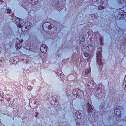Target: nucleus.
<instances>
[{
	"label": "nucleus",
	"mask_w": 126,
	"mask_h": 126,
	"mask_svg": "<svg viewBox=\"0 0 126 126\" xmlns=\"http://www.w3.org/2000/svg\"><path fill=\"white\" fill-rule=\"evenodd\" d=\"M41 50L42 52L45 53L47 51V48L45 46L43 45L41 47Z\"/></svg>",
	"instance_id": "nucleus-1"
},
{
	"label": "nucleus",
	"mask_w": 126,
	"mask_h": 126,
	"mask_svg": "<svg viewBox=\"0 0 126 126\" xmlns=\"http://www.w3.org/2000/svg\"><path fill=\"white\" fill-rule=\"evenodd\" d=\"M22 45L21 44H17L16 45L15 47L16 49H19L20 48V47Z\"/></svg>",
	"instance_id": "nucleus-2"
},
{
	"label": "nucleus",
	"mask_w": 126,
	"mask_h": 126,
	"mask_svg": "<svg viewBox=\"0 0 126 126\" xmlns=\"http://www.w3.org/2000/svg\"><path fill=\"white\" fill-rule=\"evenodd\" d=\"M88 111L89 112V113H90V112L92 110V108L91 107V105H88Z\"/></svg>",
	"instance_id": "nucleus-3"
},
{
	"label": "nucleus",
	"mask_w": 126,
	"mask_h": 126,
	"mask_svg": "<svg viewBox=\"0 0 126 126\" xmlns=\"http://www.w3.org/2000/svg\"><path fill=\"white\" fill-rule=\"evenodd\" d=\"M88 49L89 50H91L93 48V47L92 45H90L88 46Z\"/></svg>",
	"instance_id": "nucleus-4"
},
{
	"label": "nucleus",
	"mask_w": 126,
	"mask_h": 126,
	"mask_svg": "<svg viewBox=\"0 0 126 126\" xmlns=\"http://www.w3.org/2000/svg\"><path fill=\"white\" fill-rule=\"evenodd\" d=\"M101 51H99L97 53V56L101 57Z\"/></svg>",
	"instance_id": "nucleus-5"
},
{
	"label": "nucleus",
	"mask_w": 126,
	"mask_h": 126,
	"mask_svg": "<svg viewBox=\"0 0 126 126\" xmlns=\"http://www.w3.org/2000/svg\"><path fill=\"white\" fill-rule=\"evenodd\" d=\"M97 61L98 62H100L101 61V57L97 56Z\"/></svg>",
	"instance_id": "nucleus-6"
},
{
	"label": "nucleus",
	"mask_w": 126,
	"mask_h": 126,
	"mask_svg": "<svg viewBox=\"0 0 126 126\" xmlns=\"http://www.w3.org/2000/svg\"><path fill=\"white\" fill-rule=\"evenodd\" d=\"M90 72V70H87L85 71V73L87 75L89 74Z\"/></svg>",
	"instance_id": "nucleus-7"
},
{
	"label": "nucleus",
	"mask_w": 126,
	"mask_h": 126,
	"mask_svg": "<svg viewBox=\"0 0 126 126\" xmlns=\"http://www.w3.org/2000/svg\"><path fill=\"white\" fill-rule=\"evenodd\" d=\"M84 55L86 57H88L89 55V54L87 53H84Z\"/></svg>",
	"instance_id": "nucleus-8"
},
{
	"label": "nucleus",
	"mask_w": 126,
	"mask_h": 126,
	"mask_svg": "<svg viewBox=\"0 0 126 126\" xmlns=\"http://www.w3.org/2000/svg\"><path fill=\"white\" fill-rule=\"evenodd\" d=\"M11 10H10L8 9H7V13H8L9 14L10 13H11Z\"/></svg>",
	"instance_id": "nucleus-9"
},
{
	"label": "nucleus",
	"mask_w": 126,
	"mask_h": 126,
	"mask_svg": "<svg viewBox=\"0 0 126 126\" xmlns=\"http://www.w3.org/2000/svg\"><path fill=\"white\" fill-rule=\"evenodd\" d=\"M103 7H102V6H99L98 8L99 9H103L102 8Z\"/></svg>",
	"instance_id": "nucleus-10"
},
{
	"label": "nucleus",
	"mask_w": 126,
	"mask_h": 126,
	"mask_svg": "<svg viewBox=\"0 0 126 126\" xmlns=\"http://www.w3.org/2000/svg\"><path fill=\"white\" fill-rule=\"evenodd\" d=\"M100 43L101 44H102V40L101 39H100Z\"/></svg>",
	"instance_id": "nucleus-11"
},
{
	"label": "nucleus",
	"mask_w": 126,
	"mask_h": 126,
	"mask_svg": "<svg viewBox=\"0 0 126 126\" xmlns=\"http://www.w3.org/2000/svg\"><path fill=\"white\" fill-rule=\"evenodd\" d=\"M19 25V26H18H18L19 27H21V26H21V25Z\"/></svg>",
	"instance_id": "nucleus-12"
},
{
	"label": "nucleus",
	"mask_w": 126,
	"mask_h": 126,
	"mask_svg": "<svg viewBox=\"0 0 126 126\" xmlns=\"http://www.w3.org/2000/svg\"><path fill=\"white\" fill-rule=\"evenodd\" d=\"M22 41H23V40H21V41H20V42H22Z\"/></svg>",
	"instance_id": "nucleus-13"
},
{
	"label": "nucleus",
	"mask_w": 126,
	"mask_h": 126,
	"mask_svg": "<svg viewBox=\"0 0 126 126\" xmlns=\"http://www.w3.org/2000/svg\"><path fill=\"white\" fill-rule=\"evenodd\" d=\"M35 116L36 117H37V115H35Z\"/></svg>",
	"instance_id": "nucleus-14"
},
{
	"label": "nucleus",
	"mask_w": 126,
	"mask_h": 126,
	"mask_svg": "<svg viewBox=\"0 0 126 126\" xmlns=\"http://www.w3.org/2000/svg\"><path fill=\"white\" fill-rule=\"evenodd\" d=\"M36 114L38 115V113H37Z\"/></svg>",
	"instance_id": "nucleus-15"
}]
</instances>
